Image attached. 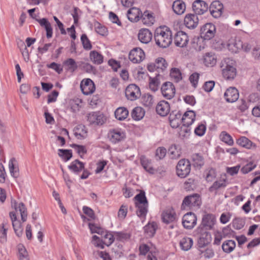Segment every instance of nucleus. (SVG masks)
Returning a JSON list of instances; mask_svg holds the SVG:
<instances>
[{
	"mask_svg": "<svg viewBox=\"0 0 260 260\" xmlns=\"http://www.w3.org/2000/svg\"><path fill=\"white\" fill-rule=\"evenodd\" d=\"M203 60L207 67H213L216 63V58L211 53H206L204 56Z\"/></svg>",
	"mask_w": 260,
	"mask_h": 260,
	"instance_id": "79ce46f5",
	"label": "nucleus"
},
{
	"mask_svg": "<svg viewBox=\"0 0 260 260\" xmlns=\"http://www.w3.org/2000/svg\"><path fill=\"white\" fill-rule=\"evenodd\" d=\"M170 75L176 82H179L182 79V73L180 70L177 68H173L171 69Z\"/></svg>",
	"mask_w": 260,
	"mask_h": 260,
	"instance_id": "3c124183",
	"label": "nucleus"
},
{
	"mask_svg": "<svg viewBox=\"0 0 260 260\" xmlns=\"http://www.w3.org/2000/svg\"><path fill=\"white\" fill-rule=\"evenodd\" d=\"M154 38L156 44L158 47L167 48L172 42V31L167 27L158 28L155 31Z\"/></svg>",
	"mask_w": 260,
	"mask_h": 260,
	"instance_id": "f257e3e1",
	"label": "nucleus"
},
{
	"mask_svg": "<svg viewBox=\"0 0 260 260\" xmlns=\"http://www.w3.org/2000/svg\"><path fill=\"white\" fill-rule=\"evenodd\" d=\"M11 206L16 211L19 210L21 214V220L23 222H25L27 219V213L24 203L21 202L18 205L17 202L14 200L11 201Z\"/></svg>",
	"mask_w": 260,
	"mask_h": 260,
	"instance_id": "b1692460",
	"label": "nucleus"
},
{
	"mask_svg": "<svg viewBox=\"0 0 260 260\" xmlns=\"http://www.w3.org/2000/svg\"><path fill=\"white\" fill-rule=\"evenodd\" d=\"M198 232L201 233L199 238V244L202 246H205L209 244L212 240L211 234L207 231H204L203 228L199 226L198 228Z\"/></svg>",
	"mask_w": 260,
	"mask_h": 260,
	"instance_id": "393cba45",
	"label": "nucleus"
},
{
	"mask_svg": "<svg viewBox=\"0 0 260 260\" xmlns=\"http://www.w3.org/2000/svg\"><path fill=\"white\" fill-rule=\"evenodd\" d=\"M210 14L214 18L219 17L222 13L223 9L222 4L219 1H213L208 8Z\"/></svg>",
	"mask_w": 260,
	"mask_h": 260,
	"instance_id": "f3484780",
	"label": "nucleus"
},
{
	"mask_svg": "<svg viewBox=\"0 0 260 260\" xmlns=\"http://www.w3.org/2000/svg\"><path fill=\"white\" fill-rule=\"evenodd\" d=\"M128 115V111L126 108L119 107L115 111V116L119 120H123Z\"/></svg>",
	"mask_w": 260,
	"mask_h": 260,
	"instance_id": "ea45409f",
	"label": "nucleus"
},
{
	"mask_svg": "<svg viewBox=\"0 0 260 260\" xmlns=\"http://www.w3.org/2000/svg\"><path fill=\"white\" fill-rule=\"evenodd\" d=\"M82 103L81 100H77L75 101H73L71 102L70 103V110L71 111L74 113H76L80 111L81 108L80 104Z\"/></svg>",
	"mask_w": 260,
	"mask_h": 260,
	"instance_id": "e2e57ef3",
	"label": "nucleus"
},
{
	"mask_svg": "<svg viewBox=\"0 0 260 260\" xmlns=\"http://www.w3.org/2000/svg\"><path fill=\"white\" fill-rule=\"evenodd\" d=\"M125 94L128 100H136L141 95L140 88L135 84H130L126 87Z\"/></svg>",
	"mask_w": 260,
	"mask_h": 260,
	"instance_id": "f8f14e48",
	"label": "nucleus"
},
{
	"mask_svg": "<svg viewBox=\"0 0 260 260\" xmlns=\"http://www.w3.org/2000/svg\"><path fill=\"white\" fill-rule=\"evenodd\" d=\"M170 111V104L166 101H160L156 106V111L157 113L161 116H167Z\"/></svg>",
	"mask_w": 260,
	"mask_h": 260,
	"instance_id": "4be33fe9",
	"label": "nucleus"
},
{
	"mask_svg": "<svg viewBox=\"0 0 260 260\" xmlns=\"http://www.w3.org/2000/svg\"><path fill=\"white\" fill-rule=\"evenodd\" d=\"M158 226L156 222H149L144 227V230L145 233L149 237H153L157 229Z\"/></svg>",
	"mask_w": 260,
	"mask_h": 260,
	"instance_id": "7c9ffc66",
	"label": "nucleus"
},
{
	"mask_svg": "<svg viewBox=\"0 0 260 260\" xmlns=\"http://www.w3.org/2000/svg\"><path fill=\"white\" fill-rule=\"evenodd\" d=\"M87 120L90 124L101 125L105 122L106 118L100 112H92L87 114Z\"/></svg>",
	"mask_w": 260,
	"mask_h": 260,
	"instance_id": "0eeeda50",
	"label": "nucleus"
},
{
	"mask_svg": "<svg viewBox=\"0 0 260 260\" xmlns=\"http://www.w3.org/2000/svg\"><path fill=\"white\" fill-rule=\"evenodd\" d=\"M12 225L17 236L18 237H21L23 234V228L21 222L20 221H14V222L12 223Z\"/></svg>",
	"mask_w": 260,
	"mask_h": 260,
	"instance_id": "4d7b16f0",
	"label": "nucleus"
},
{
	"mask_svg": "<svg viewBox=\"0 0 260 260\" xmlns=\"http://www.w3.org/2000/svg\"><path fill=\"white\" fill-rule=\"evenodd\" d=\"M141 18L144 24L148 25L153 24L155 21V18L153 16V13H149L148 11H145L143 14L141 15Z\"/></svg>",
	"mask_w": 260,
	"mask_h": 260,
	"instance_id": "e433bc0d",
	"label": "nucleus"
},
{
	"mask_svg": "<svg viewBox=\"0 0 260 260\" xmlns=\"http://www.w3.org/2000/svg\"><path fill=\"white\" fill-rule=\"evenodd\" d=\"M94 29L95 31L101 36H104L107 35L108 30L107 28L98 22L94 23Z\"/></svg>",
	"mask_w": 260,
	"mask_h": 260,
	"instance_id": "bf43d9fd",
	"label": "nucleus"
},
{
	"mask_svg": "<svg viewBox=\"0 0 260 260\" xmlns=\"http://www.w3.org/2000/svg\"><path fill=\"white\" fill-rule=\"evenodd\" d=\"M190 162L185 159H180L176 166L177 175L181 178L188 176L190 172Z\"/></svg>",
	"mask_w": 260,
	"mask_h": 260,
	"instance_id": "20e7f679",
	"label": "nucleus"
},
{
	"mask_svg": "<svg viewBox=\"0 0 260 260\" xmlns=\"http://www.w3.org/2000/svg\"><path fill=\"white\" fill-rule=\"evenodd\" d=\"M145 57L144 51L140 48H135L129 53L128 58L133 63H140Z\"/></svg>",
	"mask_w": 260,
	"mask_h": 260,
	"instance_id": "9b49d317",
	"label": "nucleus"
},
{
	"mask_svg": "<svg viewBox=\"0 0 260 260\" xmlns=\"http://www.w3.org/2000/svg\"><path fill=\"white\" fill-rule=\"evenodd\" d=\"M172 8L176 14L178 15H181L184 13L186 6L182 1L176 0L174 2L172 5Z\"/></svg>",
	"mask_w": 260,
	"mask_h": 260,
	"instance_id": "473e14b6",
	"label": "nucleus"
},
{
	"mask_svg": "<svg viewBox=\"0 0 260 260\" xmlns=\"http://www.w3.org/2000/svg\"><path fill=\"white\" fill-rule=\"evenodd\" d=\"M199 23V18L197 15L189 13L184 18V24L190 29L196 28Z\"/></svg>",
	"mask_w": 260,
	"mask_h": 260,
	"instance_id": "5701e85b",
	"label": "nucleus"
},
{
	"mask_svg": "<svg viewBox=\"0 0 260 260\" xmlns=\"http://www.w3.org/2000/svg\"><path fill=\"white\" fill-rule=\"evenodd\" d=\"M140 162L143 168L151 174L155 172L154 169L151 166V160L148 159L145 155H142L140 157Z\"/></svg>",
	"mask_w": 260,
	"mask_h": 260,
	"instance_id": "f704fd0d",
	"label": "nucleus"
},
{
	"mask_svg": "<svg viewBox=\"0 0 260 260\" xmlns=\"http://www.w3.org/2000/svg\"><path fill=\"white\" fill-rule=\"evenodd\" d=\"M145 110L140 107H135L131 113L132 118L135 120H140L142 119L145 115Z\"/></svg>",
	"mask_w": 260,
	"mask_h": 260,
	"instance_id": "4c0bfd02",
	"label": "nucleus"
},
{
	"mask_svg": "<svg viewBox=\"0 0 260 260\" xmlns=\"http://www.w3.org/2000/svg\"><path fill=\"white\" fill-rule=\"evenodd\" d=\"M17 161L14 157L12 158L9 162V168L11 175L14 178L19 176V169L16 165Z\"/></svg>",
	"mask_w": 260,
	"mask_h": 260,
	"instance_id": "37998d69",
	"label": "nucleus"
},
{
	"mask_svg": "<svg viewBox=\"0 0 260 260\" xmlns=\"http://www.w3.org/2000/svg\"><path fill=\"white\" fill-rule=\"evenodd\" d=\"M138 37L141 43L148 44L152 40V34L148 29L142 28L139 30Z\"/></svg>",
	"mask_w": 260,
	"mask_h": 260,
	"instance_id": "a878e982",
	"label": "nucleus"
},
{
	"mask_svg": "<svg viewBox=\"0 0 260 260\" xmlns=\"http://www.w3.org/2000/svg\"><path fill=\"white\" fill-rule=\"evenodd\" d=\"M71 146L76 150L77 152L81 157H82V155L87 153L86 148L84 146L73 144L71 145Z\"/></svg>",
	"mask_w": 260,
	"mask_h": 260,
	"instance_id": "0e129e2a",
	"label": "nucleus"
},
{
	"mask_svg": "<svg viewBox=\"0 0 260 260\" xmlns=\"http://www.w3.org/2000/svg\"><path fill=\"white\" fill-rule=\"evenodd\" d=\"M237 143L239 146L244 147L247 149H250L252 146L255 147V145L250 140H249L246 137H240L237 140Z\"/></svg>",
	"mask_w": 260,
	"mask_h": 260,
	"instance_id": "58836bf2",
	"label": "nucleus"
},
{
	"mask_svg": "<svg viewBox=\"0 0 260 260\" xmlns=\"http://www.w3.org/2000/svg\"><path fill=\"white\" fill-rule=\"evenodd\" d=\"M81 41L84 49L89 50L92 48V45L86 34H82L81 37Z\"/></svg>",
	"mask_w": 260,
	"mask_h": 260,
	"instance_id": "052dcab7",
	"label": "nucleus"
},
{
	"mask_svg": "<svg viewBox=\"0 0 260 260\" xmlns=\"http://www.w3.org/2000/svg\"><path fill=\"white\" fill-rule=\"evenodd\" d=\"M216 32L215 26L211 23L204 25L200 29V35L205 40H210L213 38Z\"/></svg>",
	"mask_w": 260,
	"mask_h": 260,
	"instance_id": "6e6552de",
	"label": "nucleus"
},
{
	"mask_svg": "<svg viewBox=\"0 0 260 260\" xmlns=\"http://www.w3.org/2000/svg\"><path fill=\"white\" fill-rule=\"evenodd\" d=\"M236 247V242L232 240L225 241L222 245L223 251L227 253H230L234 250Z\"/></svg>",
	"mask_w": 260,
	"mask_h": 260,
	"instance_id": "c03bdc74",
	"label": "nucleus"
},
{
	"mask_svg": "<svg viewBox=\"0 0 260 260\" xmlns=\"http://www.w3.org/2000/svg\"><path fill=\"white\" fill-rule=\"evenodd\" d=\"M108 135L111 142L114 144L123 140L125 138V133L120 129H111L109 131Z\"/></svg>",
	"mask_w": 260,
	"mask_h": 260,
	"instance_id": "a211bd4d",
	"label": "nucleus"
},
{
	"mask_svg": "<svg viewBox=\"0 0 260 260\" xmlns=\"http://www.w3.org/2000/svg\"><path fill=\"white\" fill-rule=\"evenodd\" d=\"M161 92L164 98L170 100L175 96L176 92L175 86L171 82H166L161 86Z\"/></svg>",
	"mask_w": 260,
	"mask_h": 260,
	"instance_id": "9d476101",
	"label": "nucleus"
},
{
	"mask_svg": "<svg viewBox=\"0 0 260 260\" xmlns=\"http://www.w3.org/2000/svg\"><path fill=\"white\" fill-rule=\"evenodd\" d=\"M196 114L193 111H188L184 113L182 117L183 125L188 127L195 120Z\"/></svg>",
	"mask_w": 260,
	"mask_h": 260,
	"instance_id": "bb28decb",
	"label": "nucleus"
},
{
	"mask_svg": "<svg viewBox=\"0 0 260 260\" xmlns=\"http://www.w3.org/2000/svg\"><path fill=\"white\" fill-rule=\"evenodd\" d=\"M142 105L148 108H151L154 104V100L152 95L149 94H144L141 99Z\"/></svg>",
	"mask_w": 260,
	"mask_h": 260,
	"instance_id": "49530a36",
	"label": "nucleus"
},
{
	"mask_svg": "<svg viewBox=\"0 0 260 260\" xmlns=\"http://www.w3.org/2000/svg\"><path fill=\"white\" fill-rule=\"evenodd\" d=\"M180 246L181 248L184 250L187 251L190 249L193 244V240L189 237H184L180 241Z\"/></svg>",
	"mask_w": 260,
	"mask_h": 260,
	"instance_id": "a18cd8bd",
	"label": "nucleus"
},
{
	"mask_svg": "<svg viewBox=\"0 0 260 260\" xmlns=\"http://www.w3.org/2000/svg\"><path fill=\"white\" fill-rule=\"evenodd\" d=\"M41 26L44 27L46 31V37L47 38H51L53 35V29L48 19L45 18L42 19H36Z\"/></svg>",
	"mask_w": 260,
	"mask_h": 260,
	"instance_id": "cd10ccee",
	"label": "nucleus"
},
{
	"mask_svg": "<svg viewBox=\"0 0 260 260\" xmlns=\"http://www.w3.org/2000/svg\"><path fill=\"white\" fill-rule=\"evenodd\" d=\"M93 239V245L96 247L100 248L101 249H104L105 245L103 239H101L98 236L96 235H94L92 237Z\"/></svg>",
	"mask_w": 260,
	"mask_h": 260,
	"instance_id": "774afa93",
	"label": "nucleus"
},
{
	"mask_svg": "<svg viewBox=\"0 0 260 260\" xmlns=\"http://www.w3.org/2000/svg\"><path fill=\"white\" fill-rule=\"evenodd\" d=\"M239 93L238 89L234 87H231L226 89L224 93V97L228 103H234L239 98Z\"/></svg>",
	"mask_w": 260,
	"mask_h": 260,
	"instance_id": "aec40b11",
	"label": "nucleus"
},
{
	"mask_svg": "<svg viewBox=\"0 0 260 260\" xmlns=\"http://www.w3.org/2000/svg\"><path fill=\"white\" fill-rule=\"evenodd\" d=\"M68 168L73 173L78 174L84 169V164L78 159H76L71 162Z\"/></svg>",
	"mask_w": 260,
	"mask_h": 260,
	"instance_id": "2f4dec72",
	"label": "nucleus"
},
{
	"mask_svg": "<svg viewBox=\"0 0 260 260\" xmlns=\"http://www.w3.org/2000/svg\"><path fill=\"white\" fill-rule=\"evenodd\" d=\"M192 8L196 15H202L208 10V4L202 0H196L192 4Z\"/></svg>",
	"mask_w": 260,
	"mask_h": 260,
	"instance_id": "dca6fc26",
	"label": "nucleus"
},
{
	"mask_svg": "<svg viewBox=\"0 0 260 260\" xmlns=\"http://www.w3.org/2000/svg\"><path fill=\"white\" fill-rule=\"evenodd\" d=\"M220 232L224 238H231V237H233L235 234V232L231 229L230 225L223 228L222 231Z\"/></svg>",
	"mask_w": 260,
	"mask_h": 260,
	"instance_id": "338daca9",
	"label": "nucleus"
},
{
	"mask_svg": "<svg viewBox=\"0 0 260 260\" xmlns=\"http://www.w3.org/2000/svg\"><path fill=\"white\" fill-rule=\"evenodd\" d=\"M168 63L162 57H158L156 59L153 63H150L147 64V69L149 72L155 71L158 73L163 72L168 67Z\"/></svg>",
	"mask_w": 260,
	"mask_h": 260,
	"instance_id": "423d86ee",
	"label": "nucleus"
},
{
	"mask_svg": "<svg viewBox=\"0 0 260 260\" xmlns=\"http://www.w3.org/2000/svg\"><path fill=\"white\" fill-rule=\"evenodd\" d=\"M140 10L138 8L133 7L129 9L127 13L128 19L131 22H137L140 19Z\"/></svg>",
	"mask_w": 260,
	"mask_h": 260,
	"instance_id": "72a5a7b5",
	"label": "nucleus"
},
{
	"mask_svg": "<svg viewBox=\"0 0 260 260\" xmlns=\"http://www.w3.org/2000/svg\"><path fill=\"white\" fill-rule=\"evenodd\" d=\"M215 221L216 218L214 215L207 214L203 216L202 224L200 226H202L205 229V230H211L214 225Z\"/></svg>",
	"mask_w": 260,
	"mask_h": 260,
	"instance_id": "412c9836",
	"label": "nucleus"
},
{
	"mask_svg": "<svg viewBox=\"0 0 260 260\" xmlns=\"http://www.w3.org/2000/svg\"><path fill=\"white\" fill-rule=\"evenodd\" d=\"M220 67L222 76L226 80H233L236 76L237 70L234 67V62L230 58H227L222 60Z\"/></svg>",
	"mask_w": 260,
	"mask_h": 260,
	"instance_id": "7ed1b4c3",
	"label": "nucleus"
},
{
	"mask_svg": "<svg viewBox=\"0 0 260 260\" xmlns=\"http://www.w3.org/2000/svg\"><path fill=\"white\" fill-rule=\"evenodd\" d=\"M221 140L226 144L232 146L234 144V140L231 136L225 131H222L220 134Z\"/></svg>",
	"mask_w": 260,
	"mask_h": 260,
	"instance_id": "864d4df0",
	"label": "nucleus"
},
{
	"mask_svg": "<svg viewBox=\"0 0 260 260\" xmlns=\"http://www.w3.org/2000/svg\"><path fill=\"white\" fill-rule=\"evenodd\" d=\"M201 204V200L200 195L198 193H194L184 198L181 207L184 209L185 207L191 208L195 207H199Z\"/></svg>",
	"mask_w": 260,
	"mask_h": 260,
	"instance_id": "39448f33",
	"label": "nucleus"
},
{
	"mask_svg": "<svg viewBox=\"0 0 260 260\" xmlns=\"http://www.w3.org/2000/svg\"><path fill=\"white\" fill-rule=\"evenodd\" d=\"M228 47L233 52H237L239 50L243 47V42L240 40H232L228 44Z\"/></svg>",
	"mask_w": 260,
	"mask_h": 260,
	"instance_id": "09e8293b",
	"label": "nucleus"
},
{
	"mask_svg": "<svg viewBox=\"0 0 260 260\" xmlns=\"http://www.w3.org/2000/svg\"><path fill=\"white\" fill-rule=\"evenodd\" d=\"M19 260H29L28 257L27 251L23 244H19L17 246Z\"/></svg>",
	"mask_w": 260,
	"mask_h": 260,
	"instance_id": "603ef678",
	"label": "nucleus"
},
{
	"mask_svg": "<svg viewBox=\"0 0 260 260\" xmlns=\"http://www.w3.org/2000/svg\"><path fill=\"white\" fill-rule=\"evenodd\" d=\"M187 34L183 31H178L174 37V43L176 46L180 47L186 46L188 42Z\"/></svg>",
	"mask_w": 260,
	"mask_h": 260,
	"instance_id": "6ab92c4d",
	"label": "nucleus"
},
{
	"mask_svg": "<svg viewBox=\"0 0 260 260\" xmlns=\"http://www.w3.org/2000/svg\"><path fill=\"white\" fill-rule=\"evenodd\" d=\"M204 175L207 181L212 182L216 178L217 174L215 169L208 168L205 170Z\"/></svg>",
	"mask_w": 260,
	"mask_h": 260,
	"instance_id": "de8ad7c7",
	"label": "nucleus"
},
{
	"mask_svg": "<svg viewBox=\"0 0 260 260\" xmlns=\"http://www.w3.org/2000/svg\"><path fill=\"white\" fill-rule=\"evenodd\" d=\"M256 164H254L253 162L250 161L244 166L241 168V172L244 174H247L253 170L256 167Z\"/></svg>",
	"mask_w": 260,
	"mask_h": 260,
	"instance_id": "69168bd1",
	"label": "nucleus"
},
{
	"mask_svg": "<svg viewBox=\"0 0 260 260\" xmlns=\"http://www.w3.org/2000/svg\"><path fill=\"white\" fill-rule=\"evenodd\" d=\"M182 114L179 111H173L169 115V120L171 126L173 128H176L179 127L181 123L182 120Z\"/></svg>",
	"mask_w": 260,
	"mask_h": 260,
	"instance_id": "ddd939ff",
	"label": "nucleus"
},
{
	"mask_svg": "<svg viewBox=\"0 0 260 260\" xmlns=\"http://www.w3.org/2000/svg\"><path fill=\"white\" fill-rule=\"evenodd\" d=\"M192 165L196 169H200L204 165V159L199 153L193 154L191 156Z\"/></svg>",
	"mask_w": 260,
	"mask_h": 260,
	"instance_id": "c756f323",
	"label": "nucleus"
},
{
	"mask_svg": "<svg viewBox=\"0 0 260 260\" xmlns=\"http://www.w3.org/2000/svg\"><path fill=\"white\" fill-rule=\"evenodd\" d=\"M89 57L93 63L98 65L102 64L104 61L103 55L95 50L91 51L90 52Z\"/></svg>",
	"mask_w": 260,
	"mask_h": 260,
	"instance_id": "c9c22d12",
	"label": "nucleus"
},
{
	"mask_svg": "<svg viewBox=\"0 0 260 260\" xmlns=\"http://www.w3.org/2000/svg\"><path fill=\"white\" fill-rule=\"evenodd\" d=\"M63 64L67 71L72 73L74 72L78 68L76 62L74 59L71 58L64 60Z\"/></svg>",
	"mask_w": 260,
	"mask_h": 260,
	"instance_id": "a19ab883",
	"label": "nucleus"
},
{
	"mask_svg": "<svg viewBox=\"0 0 260 260\" xmlns=\"http://www.w3.org/2000/svg\"><path fill=\"white\" fill-rule=\"evenodd\" d=\"M197 218L196 214L189 212L186 213L182 218V224L186 229H192L197 224Z\"/></svg>",
	"mask_w": 260,
	"mask_h": 260,
	"instance_id": "1a4fd4ad",
	"label": "nucleus"
},
{
	"mask_svg": "<svg viewBox=\"0 0 260 260\" xmlns=\"http://www.w3.org/2000/svg\"><path fill=\"white\" fill-rule=\"evenodd\" d=\"M80 88L84 95L92 93L95 90V86L93 82L90 79H83L80 83Z\"/></svg>",
	"mask_w": 260,
	"mask_h": 260,
	"instance_id": "4468645a",
	"label": "nucleus"
},
{
	"mask_svg": "<svg viewBox=\"0 0 260 260\" xmlns=\"http://www.w3.org/2000/svg\"><path fill=\"white\" fill-rule=\"evenodd\" d=\"M227 185V179L226 177L222 178L219 180L215 181L213 184L209 188L210 192H215L220 188H225Z\"/></svg>",
	"mask_w": 260,
	"mask_h": 260,
	"instance_id": "c85d7f7f",
	"label": "nucleus"
},
{
	"mask_svg": "<svg viewBox=\"0 0 260 260\" xmlns=\"http://www.w3.org/2000/svg\"><path fill=\"white\" fill-rule=\"evenodd\" d=\"M87 131L85 129V126L78 125L75 130L74 135L78 139H83L86 136Z\"/></svg>",
	"mask_w": 260,
	"mask_h": 260,
	"instance_id": "8fccbe9b",
	"label": "nucleus"
},
{
	"mask_svg": "<svg viewBox=\"0 0 260 260\" xmlns=\"http://www.w3.org/2000/svg\"><path fill=\"white\" fill-rule=\"evenodd\" d=\"M58 155L65 161L70 160L72 157V151L69 149H58Z\"/></svg>",
	"mask_w": 260,
	"mask_h": 260,
	"instance_id": "6e6d98bb",
	"label": "nucleus"
},
{
	"mask_svg": "<svg viewBox=\"0 0 260 260\" xmlns=\"http://www.w3.org/2000/svg\"><path fill=\"white\" fill-rule=\"evenodd\" d=\"M137 208L136 214L141 218L145 219L148 211V201L144 191H141L134 198Z\"/></svg>",
	"mask_w": 260,
	"mask_h": 260,
	"instance_id": "f03ea898",
	"label": "nucleus"
},
{
	"mask_svg": "<svg viewBox=\"0 0 260 260\" xmlns=\"http://www.w3.org/2000/svg\"><path fill=\"white\" fill-rule=\"evenodd\" d=\"M149 80L150 89L153 92L157 91L159 85V81L157 78V76L156 75L154 78L150 77Z\"/></svg>",
	"mask_w": 260,
	"mask_h": 260,
	"instance_id": "13d9d810",
	"label": "nucleus"
},
{
	"mask_svg": "<svg viewBox=\"0 0 260 260\" xmlns=\"http://www.w3.org/2000/svg\"><path fill=\"white\" fill-rule=\"evenodd\" d=\"M176 214L172 207L166 209L161 214V220L163 222L168 224L176 220Z\"/></svg>",
	"mask_w": 260,
	"mask_h": 260,
	"instance_id": "2eb2a0df",
	"label": "nucleus"
},
{
	"mask_svg": "<svg viewBox=\"0 0 260 260\" xmlns=\"http://www.w3.org/2000/svg\"><path fill=\"white\" fill-rule=\"evenodd\" d=\"M103 238L105 245L109 246L115 240L114 235L110 232L106 231V233L103 235Z\"/></svg>",
	"mask_w": 260,
	"mask_h": 260,
	"instance_id": "5fc2aeb1",
	"label": "nucleus"
},
{
	"mask_svg": "<svg viewBox=\"0 0 260 260\" xmlns=\"http://www.w3.org/2000/svg\"><path fill=\"white\" fill-rule=\"evenodd\" d=\"M167 150L164 147L157 148L155 151V157L156 160H158L163 159L166 155Z\"/></svg>",
	"mask_w": 260,
	"mask_h": 260,
	"instance_id": "680f3d73",
	"label": "nucleus"
}]
</instances>
